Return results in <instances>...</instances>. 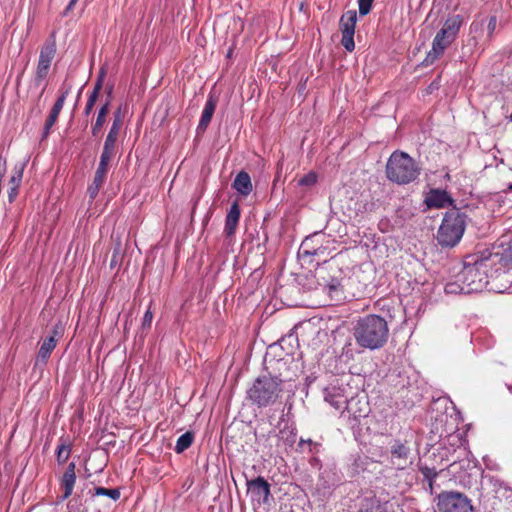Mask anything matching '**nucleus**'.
Here are the masks:
<instances>
[{"label":"nucleus","mask_w":512,"mask_h":512,"mask_svg":"<svg viewBox=\"0 0 512 512\" xmlns=\"http://www.w3.org/2000/svg\"><path fill=\"white\" fill-rule=\"evenodd\" d=\"M57 45L55 34L52 33L40 48L37 67L34 73V85L39 86L47 79L52 61L56 56Z\"/></svg>","instance_id":"7"},{"label":"nucleus","mask_w":512,"mask_h":512,"mask_svg":"<svg viewBox=\"0 0 512 512\" xmlns=\"http://www.w3.org/2000/svg\"><path fill=\"white\" fill-rule=\"evenodd\" d=\"M510 392H512V385L508 386Z\"/></svg>","instance_id":"51"},{"label":"nucleus","mask_w":512,"mask_h":512,"mask_svg":"<svg viewBox=\"0 0 512 512\" xmlns=\"http://www.w3.org/2000/svg\"><path fill=\"white\" fill-rule=\"evenodd\" d=\"M284 379L270 374L257 377L247 389V400L258 408L274 405L282 394Z\"/></svg>","instance_id":"3"},{"label":"nucleus","mask_w":512,"mask_h":512,"mask_svg":"<svg viewBox=\"0 0 512 512\" xmlns=\"http://www.w3.org/2000/svg\"><path fill=\"white\" fill-rule=\"evenodd\" d=\"M266 441H267V445H266V447L268 448V450L270 449V444H272V445H273V448H275V440H271V441H270V440H268V438H267V439H266Z\"/></svg>","instance_id":"47"},{"label":"nucleus","mask_w":512,"mask_h":512,"mask_svg":"<svg viewBox=\"0 0 512 512\" xmlns=\"http://www.w3.org/2000/svg\"><path fill=\"white\" fill-rule=\"evenodd\" d=\"M304 444H308L309 452H317V448L319 447V443L312 441L311 439L304 440L303 438L299 441V447H302Z\"/></svg>","instance_id":"38"},{"label":"nucleus","mask_w":512,"mask_h":512,"mask_svg":"<svg viewBox=\"0 0 512 512\" xmlns=\"http://www.w3.org/2000/svg\"><path fill=\"white\" fill-rule=\"evenodd\" d=\"M454 200L445 190L432 189L426 196L425 203L429 208H445L452 205Z\"/></svg>","instance_id":"16"},{"label":"nucleus","mask_w":512,"mask_h":512,"mask_svg":"<svg viewBox=\"0 0 512 512\" xmlns=\"http://www.w3.org/2000/svg\"><path fill=\"white\" fill-rule=\"evenodd\" d=\"M389 336L386 320L376 314L360 317L353 327V337L358 346L364 349L377 350L382 348Z\"/></svg>","instance_id":"2"},{"label":"nucleus","mask_w":512,"mask_h":512,"mask_svg":"<svg viewBox=\"0 0 512 512\" xmlns=\"http://www.w3.org/2000/svg\"><path fill=\"white\" fill-rule=\"evenodd\" d=\"M216 106H217L216 97L213 95H209V97L205 103L204 109L202 111L199 124L197 126L198 132H204L207 129L209 123L211 122L213 114L215 112Z\"/></svg>","instance_id":"20"},{"label":"nucleus","mask_w":512,"mask_h":512,"mask_svg":"<svg viewBox=\"0 0 512 512\" xmlns=\"http://www.w3.org/2000/svg\"><path fill=\"white\" fill-rule=\"evenodd\" d=\"M110 100H106V102L100 107L96 120L91 127V132L93 136H97L106 122V116L109 113Z\"/></svg>","instance_id":"23"},{"label":"nucleus","mask_w":512,"mask_h":512,"mask_svg":"<svg viewBox=\"0 0 512 512\" xmlns=\"http://www.w3.org/2000/svg\"><path fill=\"white\" fill-rule=\"evenodd\" d=\"M462 24L463 18L461 15H452L446 19L433 39L432 48L424 60L426 64H432L444 54L445 50L456 40Z\"/></svg>","instance_id":"6"},{"label":"nucleus","mask_w":512,"mask_h":512,"mask_svg":"<svg viewBox=\"0 0 512 512\" xmlns=\"http://www.w3.org/2000/svg\"><path fill=\"white\" fill-rule=\"evenodd\" d=\"M152 320H153V313L151 312L150 309H148L144 313V316H143V319H142V328L143 329L150 328Z\"/></svg>","instance_id":"37"},{"label":"nucleus","mask_w":512,"mask_h":512,"mask_svg":"<svg viewBox=\"0 0 512 512\" xmlns=\"http://www.w3.org/2000/svg\"><path fill=\"white\" fill-rule=\"evenodd\" d=\"M117 139L118 137L107 134L103 145V151L115 154Z\"/></svg>","instance_id":"31"},{"label":"nucleus","mask_w":512,"mask_h":512,"mask_svg":"<svg viewBox=\"0 0 512 512\" xmlns=\"http://www.w3.org/2000/svg\"><path fill=\"white\" fill-rule=\"evenodd\" d=\"M19 186L10 185L8 190V200L12 203L18 195Z\"/></svg>","instance_id":"40"},{"label":"nucleus","mask_w":512,"mask_h":512,"mask_svg":"<svg viewBox=\"0 0 512 512\" xmlns=\"http://www.w3.org/2000/svg\"><path fill=\"white\" fill-rule=\"evenodd\" d=\"M419 471L427 482H434L439 474L435 468H430L428 466H419Z\"/></svg>","instance_id":"30"},{"label":"nucleus","mask_w":512,"mask_h":512,"mask_svg":"<svg viewBox=\"0 0 512 512\" xmlns=\"http://www.w3.org/2000/svg\"><path fill=\"white\" fill-rule=\"evenodd\" d=\"M97 99H98V95L96 94V92H91L89 97H88V100H87V103L85 105V108H84V114L86 116L90 115V113L92 112L93 107H94Z\"/></svg>","instance_id":"34"},{"label":"nucleus","mask_w":512,"mask_h":512,"mask_svg":"<svg viewBox=\"0 0 512 512\" xmlns=\"http://www.w3.org/2000/svg\"><path fill=\"white\" fill-rule=\"evenodd\" d=\"M76 483V464L74 462H70L62 476L59 478V485L63 494L60 497V501H64L68 499L74 490V486Z\"/></svg>","instance_id":"15"},{"label":"nucleus","mask_w":512,"mask_h":512,"mask_svg":"<svg viewBox=\"0 0 512 512\" xmlns=\"http://www.w3.org/2000/svg\"><path fill=\"white\" fill-rule=\"evenodd\" d=\"M115 156L114 153H111V152H107V151H103L102 150V153L100 155V163L106 165V166H110V161L112 160V158Z\"/></svg>","instance_id":"39"},{"label":"nucleus","mask_w":512,"mask_h":512,"mask_svg":"<svg viewBox=\"0 0 512 512\" xmlns=\"http://www.w3.org/2000/svg\"><path fill=\"white\" fill-rule=\"evenodd\" d=\"M349 279L346 277H338L335 274L330 276L326 281L324 289L330 296L331 300L339 302L346 299L345 290L348 285Z\"/></svg>","instance_id":"13"},{"label":"nucleus","mask_w":512,"mask_h":512,"mask_svg":"<svg viewBox=\"0 0 512 512\" xmlns=\"http://www.w3.org/2000/svg\"><path fill=\"white\" fill-rule=\"evenodd\" d=\"M287 354L288 355H292L293 354V347L290 350L287 351Z\"/></svg>","instance_id":"49"},{"label":"nucleus","mask_w":512,"mask_h":512,"mask_svg":"<svg viewBox=\"0 0 512 512\" xmlns=\"http://www.w3.org/2000/svg\"><path fill=\"white\" fill-rule=\"evenodd\" d=\"M500 260L501 257L498 253L467 256L463 269L457 275V280L448 282L445 285V292L448 294H470L482 291L489 285V280L493 278L492 265Z\"/></svg>","instance_id":"1"},{"label":"nucleus","mask_w":512,"mask_h":512,"mask_svg":"<svg viewBox=\"0 0 512 512\" xmlns=\"http://www.w3.org/2000/svg\"><path fill=\"white\" fill-rule=\"evenodd\" d=\"M241 210L238 202H234L226 215L224 233L227 237H231L235 234L239 220Z\"/></svg>","instance_id":"19"},{"label":"nucleus","mask_w":512,"mask_h":512,"mask_svg":"<svg viewBox=\"0 0 512 512\" xmlns=\"http://www.w3.org/2000/svg\"><path fill=\"white\" fill-rule=\"evenodd\" d=\"M122 125H123V117H122V113H121V108H118L117 111L114 112L113 122L109 129L108 134L118 137L120 130L122 128Z\"/></svg>","instance_id":"29"},{"label":"nucleus","mask_w":512,"mask_h":512,"mask_svg":"<svg viewBox=\"0 0 512 512\" xmlns=\"http://www.w3.org/2000/svg\"><path fill=\"white\" fill-rule=\"evenodd\" d=\"M105 74H106V71L104 68H101L100 71H99V74H98V77L96 79V82L94 84V88L92 90V92H96V94L99 96V93L103 87V81H104V77H105Z\"/></svg>","instance_id":"35"},{"label":"nucleus","mask_w":512,"mask_h":512,"mask_svg":"<svg viewBox=\"0 0 512 512\" xmlns=\"http://www.w3.org/2000/svg\"><path fill=\"white\" fill-rule=\"evenodd\" d=\"M92 496H106L117 501L120 499L121 492L119 488L96 487L94 488Z\"/></svg>","instance_id":"26"},{"label":"nucleus","mask_w":512,"mask_h":512,"mask_svg":"<svg viewBox=\"0 0 512 512\" xmlns=\"http://www.w3.org/2000/svg\"><path fill=\"white\" fill-rule=\"evenodd\" d=\"M497 27V18L496 16H490L487 24L488 37L492 38Z\"/></svg>","instance_id":"36"},{"label":"nucleus","mask_w":512,"mask_h":512,"mask_svg":"<svg viewBox=\"0 0 512 512\" xmlns=\"http://www.w3.org/2000/svg\"><path fill=\"white\" fill-rule=\"evenodd\" d=\"M247 488L253 499L261 501L264 504L269 503L271 486L264 477L258 476L255 479L247 480Z\"/></svg>","instance_id":"12"},{"label":"nucleus","mask_w":512,"mask_h":512,"mask_svg":"<svg viewBox=\"0 0 512 512\" xmlns=\"http://www.w3.org/2000/svg\"><path fill=\"white\" fill-rule=\"evenodd\" d=\"M291 340H294V337L292 335L288 336V337H283L281 340H280V346L283 348L284 347V344H286L287 342H290Z\"/></svg>","instance_id":"44"},{"label":"nucleus","mask_w":512,"mask_h":512,"mask_svg":"<svg viewBox=\"0 0 512 512\" xmlns=\"http://www.w3.org/2000/svg\"><path fill=\"white\" fill-rule=\"evenodd\" d=\"M389 501H381L376 496L364 497L358 512H389Z\"/></svg>","instance_id":"17"},{"label":"nucleus","mask_w":512,"mask_h":512,"mask_svg":"<svg viewBox=\"0 0 512 512\" xmlns=\"http://www.w3.org/2000/svg\"><path fill=\"white\" fill-rule=\"evenodd\" d=\"M108 170H109V167H108V166H106V165H104V164H102V163H100V162H99L98 167H97V169H96V171H97V172H100V173H102V174L107 175Z\"/></svg>","instance_id":"42"},{"label":"nucleus","mask_w":512,"mask_h":512,"mask_svg":"<svg viewBox=\"0 0 512 512\" xmlns=\"http://www.w3.org/2000/svg\"><path fill=\"white\" fill-rule=\"evenodd\" d=\"M324 400L328 402L336 410L344 409L347 404V398L343 394L342 389L335 386L325 388Z\"/></svg>","instance_id":"18"},{"label":"nucleus","mask_w":512,"mask_h":512,"mask_svg":"<svg viewBox=\"0 0 512 512\" xmlns=\"http://www.w3.org/2000/svg\"><path fill=\"white\" fill-rule=\"evenodd\" d=\"M47 85H48V83H47V81L45 79L44 82L38 86V87H41V91H40L38 99H40L42 97V95L44 94V92H45V90L47 88Z\"/></svg>","instance_id":"43"},{"label":"nucleus","mask_w":512,"mask_h":512,"mask_svg":"<svg viewBox=\"0 0 512 512\" xmlns=\"http://www.w3.org/2000/svg\"><path fill=\"white\" fill-rule=\"evenodd\" d=\"M467 215L459 209H451L444 214L436 234L437 243L442 248L455 247L466 229Z\"/></svg>","instance_id":"5"},{"label":"nucleus","mask_w":512,"mask_h":512,"mask_svg":"<svg viewBox=\"0 0 512 512\" xmlns=\"http://www.w3.org/2000/svg\"><path fill=\"white\" fill-rule=\"evenodd\" d=\"M391 462L398 468H404L410 455L407 441L394 439L390 445Z\"/></svg>","instance_id":"14"},{"label":"nucleus","mask_w":512,"mask_h":512,"mask_svg":"<svg viewBox=\"0 0 512 512\" xmlns=\"http://www.w3.org/2000/svg\"><path fill=\"white\" fill-rule=\"evenodd\" d=\"M508 190H512V183H511V184H509V186H508Z\"/></svg>","instance_id":"50"},{"label":"nucleus","mask_w":512,"mask_h":512,"mask_svg":"<svg viewBox=\"0 0 512 512\" xmlns=\"http://www.w3.org/2000/svg\"><path fill=\"white\" fill-rule=\"evenodd\" d=\"M439 512H473L471 500L457 491H443L437 496Z\"/></svg>","instance_id":"8"},{"label":"nucleus","mask_w":512,"mask_h":512,"mask_svg":"<svg viewBox=\"0 0 512 512\" xmlns=\"http://www.w3.org/2000/svg\"><path fill=\"white\" fill-rule=\"evenodd\" d=\"M374 0H358L359 14L361 16L367 15L372 8Z\"/></svg>","instance_id":"32"},{"label":"nucleus","mask_w":512,"mask_h":512,"mask_svg":"<svg viewBox=\"0 0 512 512\" xmlns=\"http://www.w3.org/2000/svg\"><path fill=\"white\" fill-rule=\"evenodd\" d=\"M194 438H195L194 432H192V431L185 432L177 439L174 451L177 454L183 453L185 450H187L192 445Z\"/></svg>","instance_id":"25"},{"label":"nucleus","mask_w":512,"mask_h":512,"mask_svg":"<svg viewBox=\"0 0 512 512\" xmlns=\"http://www.w3.org/2000/svg\"><path fill=\"white\" fill-rule=\"evenodd\" d=\"M106 92H107V100H110V101H111V97H112V93H113V86H112V85H111V86H109V87L107 88V91H106Z\"/></svg>","instance_id":"46"},{"label":"nucleus","mask_w":512,"mask_h":512,"mask_svg":"<svg viewBox=\"0 0 512 512\" xmlns=\"http://www.w3.org/2000/svg\"><path fill=\"white\" fill-rule=\"evenodd\" d=\"M106 176L107 175L95 171L93 181L87 188V194L91 201L97 197L100 189L105 183Z\"/></svg>","instance_id":"24"},{"label":"nucleus","mask_w":512,"mask_h":512,"mask_svg":"<svg viewBox=\"0 0 512 512\" xmlns=\"http://www.w3.org/2000/svg\"><path fill=\"white\" fill-rule=\"evenodd\" d=\"M69 92V88L60 91V94L57 100L55 101L53 107L51 108L49 115L44 123L41 141L47 139L50 135L51 129L58 120L59 114L64 106V103L66 101L67 96L69 95Z\"/></svg>","instance_id":"11"},{"label":"nucleus","mask_w":512,"mask_h":512,"mask_svg":"<svg viewBox=\"0 0 512 512\" xmlns=\"http://www.w3.org/2000/svg\"><path fill=\"white\" fill-rule=\"evenodd\" d=\"M57 331L53 330L52 335L45 338L39 348L38 355H37V362L41 361L42 363H46L49 359L52 351L55 349L57 345Z\"/></svg>","instance_id":"22"},{"label":"nucleus","mask_w":512,"mask_h":512,"mask_svg":"<svg viewBox=\"0 0 512 512\" xmlns=\"http://www.w3.org/2000/svg\"><path fill=\"white\" fill-rule=\"evenodd\" d=\"M268 440H275V448L270 444V449L267 451L269 456H273L275 454H280L283 451H287L288 448H291L296 441V432L294 429L285 426L278 433L275 431H270L268 433Z\"/></svg>","instance_id":"9"},{"label":"nucleus","mask_w":512,"mask_h":512,"mask_svg":"<svg viewBox=\"0 0 512 512\" xmlns=\"http://www.w3.org/2000/svg\"><path fill=\"white\" fill-rule=\"evenodd\" d=\"M232 187L240 195H242L244 197L248 196L253 190L250 175L246 171H240L236 175V177L232 183Z\"/></svg>","instance_id":"21"},{"label":"nucleus","mask_w":512,"mask_h":512,"mask_svg":"<svg viewBox=\"0 0 512 512\" xmlns=\"http://www.w3.org/2000/svg\"><path fill=\"white\" fill-rule=\"evenodd\" d=\"M420 167L415 160L403 151H394L386 163V177L394 183L404 185L415 181L420 175Z\"/></svg>","instance_id":"4"},{"label":"nucleus","mask_w":512,"mask_h":512,"mask_svg":"<svg viewBox=\"0 0 512 512\" xmlns=\"http://www.w3.org/2000/svg\"><path fill=\"white\" fill-rule=\"evenodd\" d=\"M77 0H70L68 6L65 8L63 15H66L69 10H71L76 4Z\"/></svg>","instance_id":"45"},{"label":"nucleus","mask_w":512,"mask_h":512,"mask_svg":"<svg viewBox=\"0 0 512 512\" xmlns=\"http://www.w3.org/2000/svg\"><path fill=\"white\" fill-rule=\"evenodd\" d=\"M357 22V13L355 10H349L340 18V30L342 33L341 44L348 51L352 52L355 48L354 33Z\"/></svg>","instance_id":"10"},{"label":"nucleus","mask_w":512,"mask_h":512,"mask_svg":"<svg viewBox=\"0 0 512 512\" xmlns=\"http://www.w3.org/2000/svg\"><path fill=\"white\" fill-rule=\"evenodd\" d=\"M305 245H306V242H303V243H302V245H301V247H300L299 254H300L302 257L314 255V254H315V251H314V252H310L309 250H306V249H305Z\"/></svg>","instance_id":"41"},{"label":"nucleus","mask_w":512,"mask_h":512,"mask_svg":"<svg viewBox=\"0 0 512 512\" xmlns=\"http://www.w3.org/2000/svg\"><path fill=\"white\" fill-rule=\"evenodd\" d=\"M71 446L65 441L61 440L56 449V459L58 464H64L70 457Z\"/></svg>","instance_id":"27"},{"label":"nucleus","mask_w":512,"mask_h":512,"mask_svg":"<svg viewBox=\"0 0 512 512\" xmlns=\"http://www.w3.org/2000/svg\"><path fill=\"white\" fill-rule=\"evenodd\" d=\"M25 166L26 163L24 162H19L15 164L12 170V175L9 180V185L20 186Z\"/></svg>","instance_id":"28"},{"label":"nucleus","mask_w":512,"mask_h":512,"mask_svg":"<svg viewBox=\"0 0 512 512\" xmlns=\"http://www.w3.org/2000/svg\"><path fill=\"white\" fill-rule=\"evenodd\" d=\"M317 182V175L314 172H310L304 175L298 182L300 186H312Z\"/></svg>","instance_id":"33"},{"label":"nucleus","mask_w":512,"mask_h":512,"mask_svg":"<svg viewBox=\"0 0 512 512\" xmlns=\"http://www.w3.org/2000/svg\"><path fill=\"white\" fill-rule=\"evenodd\" d=\"M433 484H434V482H428L429 491L431 494L433 493Z\"/></svg>","instance_id":"48"}]
</instances>
